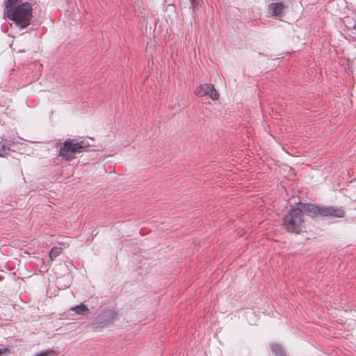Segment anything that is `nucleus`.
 Wrapping results in <instances>:
<instances>
[{"mask_svg": "<svg viewBox=\"0 0 356 356\" xmlns=\"http://www.w3.org/2000/svg\"><path fill=\"white\" fill-rule=\"evenodd\" d=\"M18 0H5L4 15L15 22L19 29L27 27L33 17L32 5L29 2L18 4Z\"/></svg>", "mask_w": 356, "mask_h": 356, "instance_id": "obj_1", "label": "nucleus"}, {"mask_svg": "<svg viewBox=\"0 0 356 356\" xmlns=\"http://www.w3.org/2000/svg\"><path fill=\"white\" fill-rule=\"evenodd\" d=\"M305 213L311 217H335L342 218L345 211L342 207L335 206H322L314 204H304Z\"/></svg>", "mask_w": 356, "mask_h": 356, "instance_id": "obj_2", "label": "nucleus"}, {"mask_svg": "<svg viewBox=\"0 0 356 356\" xmlns=\"http://www.w3.org/2000/svg\"><path fill=\"white\" fill-rule=\"evenodd\" d=\"M88 148L89 144L84 140L77 142L67 138L60 145L59 155L66 161H71L75 158L76 154L87 151Z\"/></svg>", "mask_w": 356, "mask_h": 356, "instance_id": "obj_3", "label": "nucleus"}, {"mask_svg": "<svg viewBox=\"0 0 356 356\" xmlns=\"http://www.w3.org/2000/svg\"><path fill=\"white\" fill-rule=\"evenodd\" d=\"M302 208H294L283 218V225L289 232L299 233L302 231L303 227V204L299 203Z\"/></svg>", "mask_w": 356, "mask_h": 356, "instance_id": "obj_4", "label": "nucleus"}, {"mask_svg": "<svg viewBox=\"0 0 356 356\" xmlns=\"http://www.w3.org/2000/svg\"><path fill=\"white\" fill-rule=\"evenodd\" d=\"M118 312L114 309H104L97 316L95 326L104 327L110 325L113 321L117 320Z\"/></svg>", "mask_w": 356, "mask_h": 356, "instance_id": "obj_5", "label": "nucleus"}, {"mask_svg": "<svg viewBox=\"0 0 356 356\" xmlns=\"http://www.w3.org/2000/svg\"><path fill=\"white\" fill-rule=\"evenodd\" d=\"M284 10V6L282 3H271L268 6V13L273 16L278 17Z\"/></svg>", "mask_w": 356, "mask_h": 356, "instance_id": "obj_6", "label": "nucleus"}, {"mask_svg": "<svg viewBox=\"0 0 356 356\" xmlns=\"http://www.w3.org/2000/svg\"><path fill=\"white\" fill-rule=\"evenodd\" d=\"M211 88H213L212 84H202L197 88L195 94L200 97L207 95L209 93V91H211Z\"/></svg>", "mask_w": 356, "mask_h": 356, "instance_id": "obj_7", "label": "nucleus"}, {"mask_svg": "<svg viewBox=\"0 0 356 356\" xmlns=\"http://www.w3.org/2000/svg\"><path fill=\"white\" fill-rule=\"evenodd\" d=\"M270 349L272 353L275 356H286L284 348L277 343H272L270 344Z\"/></svg>", "mask_w": 356, "mask_h": 356, "instance_id": "obj_8", "label": "nucleus"}, {"mask_svg": "<svg viewBox=\"0 0 356 356\" xmlns=\"http://www.w3.org/2000/svg\"><path fill=\"white\" fill-rule=\"evenodd\" d=\"M88 308L83 304L73 307L70 309V311L74 312L77 314L85 315L88 312Z\"/></svg>", "mask_w": 356, "mask_h": 356, "instance_id": "obj_9", "label": "nucleus"}, {"mask_svg": "<svg viewBox=\"0 0 356 356\" xmlns=\"http://www.w3.org/2000/svg\"><path fill=\"white\" fill-rule=\"evenodd\" d=\"M62 252V248L58 247H53L49 252V258L51 261L54 260L55 258L58 256Z\"/></svg>", "mask_w": 356, "mask_h": 356, "instance_id": "obj_10", "label": "nucleus"}, {"mask_svg": "<svg viewBox=\"0 0 356 356\" xmlns=\"http://www.w3.org/2000/svg\"><path fill=\"white\" fill-rule=\"evenodd\" d=\"M56 353L54 350H47L37 353L35 356H56Z\"/></svg>", "mask_w": 356, "mask_h": 356, "instance_id": "obj_11", "label": "nucleus"}, {"mask_svg": "<svg viewBox=\"0 0 356 356\" xmlns=\"http://www.w3.org/2000/svg\"><path fill=\"white\" fill-rule=\"evenodd\" d=\"M209 95V97L213 100H217L219 98V95L216 90L214 88V86H213V88H211V91H209V93L207 95Z\"/></svg>", "mask_w": 356, "mask_h": 356, "instance_id": "obj_12", "label": "nucleus"}, {"mask_svg": "<svg viewBox=\"0 0 356 356\" xmlns=\"http://www.w3.org/2000/svg\"><path fill=\"white\" fill-rule=\"evenodd\" d=\"M191 8L195 11L196 9H198L199 6L200 4V1L199 0H190Z\"/></svg>", "mask_w": 356, "mask_h": 356, "instance_id": "obj_13", "label": "nucleus"}, {"mask_svg": "<svg viewBox=\"0 0 356 356\" xmlns=\"http://www.w3.org/2000/svg\"><path fill=\"white\" fill-rule=\"evenodd\" d=\"M9 149H6L5 145H1L0 149V157H4L8 154Z\"/></svg>", "mask_w": 356, "mask_h": 356, "instance_id": "obj_14", "label": "nucleus"}, {"mask_svg": "<svg viewBox=\"0 0 356 356\" xmlns=\"http://www.w3.org/2000/svg\"><path fill=\"white\" fill-rule=\"evenodd\" d=\"M10 351L8 348H0V356H8Z\"/></svg>", "mask_w": 356, "mask_h": 356, "instance_id": "obj_15", "label": "nucleus"}]
</instances>
